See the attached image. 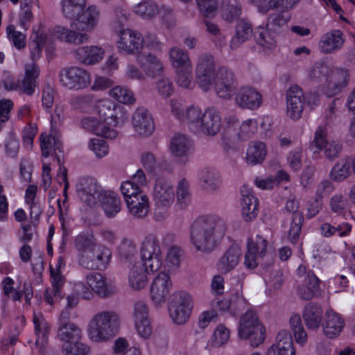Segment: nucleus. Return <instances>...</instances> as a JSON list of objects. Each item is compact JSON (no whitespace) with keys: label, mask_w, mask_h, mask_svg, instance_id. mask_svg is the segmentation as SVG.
<instances>
[{"label":"nucleus","mask_w":355,"mask_h":355,"mask_svg":"<svg viewBox=\"0 0 355 355\" xmlns=\"http://www.w3.org/2000/svg\"><path fill=\"white\" fill-rule=\"evenodd\" d=\"M225 222L216 215L201 216L191 224L190 241L197 251L209 253L225 234Z\"/></svg>","instance_id":"nucleus-1"},{"label":"nucleus","mask_w":355,"mask_h":355,"mask_svg":"<svg viewBox=\"0 0 355 355\" xmlns=\"http://www.w3.org/2000/svg\"><path fill=\"white\" fill-rule=\"evenodd\" d=\"M120 327L119 315L112 311L94 315L88 324L89 338L96 343L106 342L114 338Z\"/></svg>","instance_id":"nucleus-2"},{"label":"nucleus","mask_w":355,"mask_h":355,"mask_svg":"<svg viewBox=\"0 0 355 355\" xmlns=\"http://www.w3.org/2000/svg\"><path fill=\"white\" fill-rule=\"evenodd\" d=\"M238 334L240 338L248 340L254 347L262 344L266 338V329L252 310H248L241 315Z\"/></svg>","instance_id":"nucleus-3"},{"label":"nucleus","mask_w":355,"mask_h":355,"mask_svg":"<svg viewBox=\"0 0 355 355\" xmlns=\"http://www.w3.org/2000/svg\"><path fill=\"white\" fill-rule=\"evenodd\" d=\"M214 55L209 52L198 55L196 67V83L205 92L209 91L216 75Z\"/></svg>","instance_id":"nucleus-4"},{"label":"nucleus","mask_w":355,"mask_h":355,"mask_svg":"<svg viewBox=\"0 0 355 355\" xmlns=\"http://www.w3.org/2000/svg\"><path fill=\"white\" fill-rule=\"evenodd\" d=\"M142 263L147 270L154 272L159 270L162 264V251L159 240L154 234H148L141 248Z\"/></svg>","instance_id":"nucleus-5"},{"label":"nucleus","mask_w":355,"mask_h":355,"mask_svg":"<svg viewBox=\"0 0 355 355\" xmlns=\"http://www.w3.org/2000/svg\"><path fill=\"white\" fill-rule=\"evenodd\" d=\"M191 311V296L185 292L174 293L170 297L168 311L173 321L184 324L189 318Z\"/></svg>","instance_id":"nucleus-6"},{"label":"nucleus","mask_w":355,"mask_h":355,"mask_svg":"<svg viewBox=\"0 0 355 355\" xmlns=\"http://www.w3.org/2000/svg\"><path fill=\"white\" fill-rule=\"evenodd\" d=\"M111 257L110 249L105 246L97 245L93 250L80 254L78 263L84 268L101 270L107 267Z\"/></svg>","instance_id":"nucleus-7"},{"label":"nucleus","mask_w":355,"mask_h":355,"mask_svg":"<svg viewBox=\"0 0 355 355\" xmlns=\"http://www.w3.org/2000/svg\"><path fill=\"white\" fill-rule=\"evenodd\" d=\"M214 89L220 98L230 99L236 92L237 80L234 73L226 67L218 69L214 78Z\"/></svg>","instance_id":"nucleus-8"},{"label":"nucleus","mask_w":355,"mask_h":355,"mask_svg":"<svg viewBox=\"0 0 355 355\" xmlns=\"http://www.w3.org/2000/svg\"><path fill=\"white\" fill-rule=\"evenodd\" d=\"M59 76L62 85L69 89H83L90 83L89 73L77 67L63 69L60 71Z\"/></svg>","instance_id":"nucleus-9"},{"label":"nucleus","mask_w":355,"mask_h":355,"mask_svg":"<svg viewBox=\"0 0 355 355\" xmlns=\"http://www.w3.org/2000/svg\"><path fill=\"white\" fill-rule=\"evenodd\" d=\"M268 241L260 235L248 239L247 252L244 257V265L248 269H254L267 254Z\"/></svg>","instance_id":"nucleus-10"},{"label":"nucleus","mask_w":355,"mask_h":355,"mask_svg":"<svg viewBox=\"0 0 355 355\" xmlns=\"http://www.w3.org/2000/svg\"><path fill=\"white\" fill-rule=\"evenodd\" d=\"M103 191L96 180L93 178H80L76 184V192L79 198L89 206L96 205Z\"/></svg>","instance_id":"nucleus-11"},{"label":"nucleus","mask_w":355,"mask_h":355,"mask_svg":"<svg viewBox=\"0 0 355 355\" xmlns=\"http://www.w3.org/2000/svg\"><path fill=\"white\" fill-rule=\"evenodd\" d=\"M327 136V128L318 127L315 132L313 143L323 153L324 158L332 162L339 157L343 145L338 141L328 140Z\"/></svg>","instance_id":"nucleus-12"},{"label":"nucleus","mask_w":355,"mask_h":355,"mask_svg":"<svg viewBox=\"0 0 355 355\" xmlns=\"http://www.w3.org/2000/svg\"><path fill=\"white\" fill-rule=\"evenodd\" d=\"M174 191L172 183L164 177H158L155 180L153 189V199L157 208L170 207L174 200Z\"/></svg>","instance_id":"nucleus-13"},{"label":"nucleus","mask_w":355,"mask_h":355,"mask_svg":"<svg viewBox=\"0 0 355 355\" xmlns=\"http://www.w3.org/2000/svg\"><path fill=\"white\" fill-rule=\"evenodd\" d=\"M99 19V8L94 5H92L87 8H85L83 11L81 12L72 22L71 26L78 31L85 33L90 32L96 28Z\"/></svg>","instance_id":"nucleus-14"},{"label":"nucleus","mask_w":355,"mask_h":355,"mask_svg":"<svg viewBox=\"0 0 355 355\" xmlns=\"http://www.w3.org/2000/svg\"><path fill=\"white\" fill-rule=\"evenodd\" d=\"M349 80L348 70L345 69H332L327 84L322 85V92L328 97H332L340 93L345 87Z\"/></svg>","instance_id":"nucleus-15"},{"label":"nucleus","mask_w":355,"mask_h":355,"mask_svg":"<svg viewBox=\"0 0 355 355\" xmlns=\"http://www.w3.org/2000/svg\"><path fill=\"white\" fill-rule=\"evenodd\" d=\"M132 122L135 131L141 137H149L155 130L154 120L146 107H138L135 111Z\"/></svg>","instance_id":"nucleus-16"},{"label":"nucleus","mask_w":355,"mask_h":355,"mask_svg":"<svg viewBox=\"0 0 355 355\" xmlns=\"http://www.w3.org/2000/svg\"><path fill=\"white\" fill-rule=\"evenodd\" d=\"M172 287L168 274L161 272L154 279L150 286V297L155 304L164 303Z\"/></svg>","instance_id":"nucleus-17"},{"label":"nucleus","mask_w":355,"mask_h":355,"mask_svg":"<svg viewBox=\"0 0 355 355\" xmlns=\"http://www.w3.org/2000/svg\"><path fill=\"white\" fill-rule=\"evenodd\" d=\"M241 212L243 219L252 221L255 219L259 212V200L254 195L252 189L248 185H243L241 189Z\"/></svg>","instance_id":"nucleus-18"},{"label":"nucleus","mask_w":355,"mask_h":355,"mask_svg":"<svg viewBox=\"0 0 355 355\" xmlns=\"http://www.w3.org/2000/svg\"><path fill=\"white\" fill-rule=\"evenodd\" d=\"M286 104L288 116L293 120L300 119L304 109V98L299 86L293 85L287 91Z\"/></svg>","instance_id":"nucleus-19"},{"label":"nucleus","mask_w":355,"mask_h":355,"mask_svg":"<svg viewBox=\"0 0 355 355\" xmlns=\"http://www.w3.org/2000/svg\"><path fill=\"white\" fill-rule=\"evenodd\" d=\"M198 131L207 136H214L219 132L221 127V118L218 110L214 107H207L203 112Z\"/></svg>","instance_id":"nucleus-20"},{"label":"nucleus","mask_w":355,"mask_h":355,"mask_svg":"<svg viewBox=\"0 0 355 355\" xmlns=\"http://www.w3.org/2000/svg\"><path fill=\"white\" fill-rule=\"evenodd\" d=\"M236 105L242 109L256 110L263 102L262 95L252 87H241L235 96Z\"/></svg>","instance_id":"nucleus-21"},{"label":"nucleus","mask_w":355,"mask_h":355,"mask_svg":"<svg viewBox=\"0 0 355 355\" xmlns=\"http://www.w3.org/2000/svg\"><path fill=\"white\" fill-rule=\"evenodd\" d=\"M120 32V40L118 42L119 49L128 54L139 53L144 45V37L139 33L130 29H124Z\"/></svg>","instance_id":"nucleus-22"},{"label":"nucleus","mask_w":355,"mask_h":355,"mask_svg":"<svg viewBox=\"0 0 355 355\" xmlns=\"http://www.w3.org/2000/svg\"><path fill=\"white\" fill-rule=\"evenodd\" d=\"M345 322L343 317L332 309L327 310L323 318L322 323L324 335L328 338L338 337L343 328Z\"/></svg>","instance_id":"nucleus-23"},{"label":"nucleus","mask_w":355,"mask_h":355,"mask_svg":"<svg viewBox=\"0 0 355 355\" xmlns=\"http://www.w3.org/2000/svg\"><path fill=\"white\" fill-rule=\"evenodd\" d=\"M137 62L148 77L161 76L164 69L162 61L151 53H139L137 56Z\"/></svg>","instance_id":"nucleus-24"},{"label":"nucleus","mask_w":355,"mask_h":355,"mask_svg":"<svg viewBox=\"0 0 355 355\" xmlns=\"http://www.w3.org/2000/svg\"><path fill=\"white\" fill-rule=\"evenodd\" d=\"M170 150L180 162L185 163L192 151V141L184 135L175 134L171 140Z\"/></svg>","instance_id":"nucleus-25"},{"label":"nucleus","mask_w":355,"mask_h":355,"mask_svg":"<svg viewBox=\"0 0 355 355\" xmlns=\"http://www.w3.org/2000/svg\"><path fill=\"white\" fill-rule=\"evenodd\" d=\"M320 231L324 237L333 236L343 237L349 234L352 231V225L333 216L331 223H324L320 225Z\"/></svg>","instance_id":"nucleus-26"},{"label":"nucleus","mask_w":355,"mask_h":355,"mask_svg":"<svg viewBox=\"0 0 355 355\" xmlns=\"http://www.w3.org/2000/svg\"><path fill=\"white\" fill-rule=\"evenodd\" d=\"M82 125L84 129L102 137L113 139L118 134L112 128L104 124L101 120L94 117H86L82 120Z\"/></svg>","instance_id":"nucleus-27"},{"label":"nucleus","mask_w":355,"mask_h":355,"mask_svg":"<svg viewBox=\"0 0 355 355\" xmlns=\"http://www.w3.org/2000/svg\"><path fill=\"white\" fill-rule=\"evenodd\" d=\"M345 42L344 35L340 30H332L323 35L319 46L324 53H331L340 49Z\"/></svg>","instance_id":"nucleus-28"},{"label":"nucleus","mask_w":355,"mask_h":355,"mask_svg":"<svg viewBox=\"0 0 355 355\" xmlns=\"http://www.w3.org/2000/svg\"><path fill=\"white\" fill-rule=\"evenodd\" d=\"M302 317L308 329L317 330L323 321V310L319 304L310 302L304 306Z\"/></svg>","instance_id":"nucleus-29"},{"label":"nucleus","mask_w":355,"mask_h":355,"mask_svg":"<svg viewBox=\"0 0 355 355\" xmlns=\"http://www.w3.org/2000/svg\"><path fill=\"white\" fill-rule=\"evenodd\" d=\"M241 249L236 245L230 246L219 259L217 266L222 273H227L238 265L241 256Z\"/></svg>","instance_id":"nucleus-30"},{"label":"nucleus","mask_w":355,"mask_h":355,"mask_svg":"<svg viewBox=\"0 0 355 355\" xmlns=\"http://www.w3.org/2000/svg\"><path fill=\"white\" fill-rule=\"evenodd\" d=\"M320 284V280L313 271L309 270L302 284L298 286L297 294L304 300H310L314 297L319 289Z\"/></svg>","instance_id":"nucleus-31"},{"label":"nucleus","mask_w":355,"mask_h":355,"mask_svg":"<svg viewBox=\"0 0 355 355\" xmlns=\"http://www.w3.org/2000/svg\"><path fill=\"white\" fill-rule=\"evenodd\" d=\"M100 120L108 127L118 124L117 112L114 103L109 100L101 101L96 106Z\"/></svg>","instance_id":"nucleus-32"},{"label":"nucleus","mask_w":355,"mask_h":355,"mask_svg":"<svg viewBox=\"0 0 355 355\" xmlns=\"http://www.w3.org/2000/svg\"><path fill=\"white\" fill-rule=\"evenodd\" d=\"M198 178L202 187L208 192L218 190L222 184L220 173L213 168H202L198 173Z\"/></svg>","instance_id":"nucleus-33"},{"label":"nucleus","mask_w":355,"mask_h":355,"mask_svg":"<svg viewBox=\"0 0 355 355\" xmlns=\"http://www.w3.org/2000/svg\"><path fill=\"white\" fill-rule=\"evenodd\" d=\"M47 40V36L44 33L43 25L40 24L37 28H33V34L30 37L29 48L31 57L33 63L40 59L42 49Z\"/></svg>","instance_id":"nucleus-34"},{"label":"nucleus","mask_w":355,"mask_h":355,"mask_svg":"<svg viewBox=\"0 0 355 355\" xmlns=\"http://www.w3.org/2000/svg\"><path fill=\"white\" fill-rule=\"evenodd\" d=\"M80 32L61 26H57L53 29L54 35L60 41L75 45L80 44L88 40L87 34Z\"/></svg>","instance_id":"nucleus-35"},{"label":"nucleus","mask_w":355,"mask_h":355,"mask_svg":"<svg viewBox=\"0 0 355 355\" xmlns=\"http://www.w3.org/2000/svg\"><path fill=\"white\" fill-rule=\"evenodd\" d=\"M141 162L144 168L149 173L157 175L160 171L168 173L172 171L171 166L165 159H156L150 152L144 153L141 156Z\"/></svg>","instance_id":"nucleus-36"},{"label":"nucleus","mask_w":355,"mask_h":355,"mask_svg":"<svg viewBox=\"0 0 355 355\" xmlns=\"http://www.w3.org/2000/svg\"><path fill=\"white\" fill-rule=\"evenodd\" d=\"M252 34V24L244 19L239 20L235 26V35L230 42V48L233 50L236 49L243 43L250 40Z\"/></svg>","instance_id":"nucleus-37"},{"label":"nucleus","mask_w":355,"mask_h":355,"mask_svg":"<svg viewBox=\"0 0 355 355\" xmlns=\"http://www.w3.org/2000/svg\"><path fill=\"white\" fill-rule=\"evenodd\" d=\"M104 51L96 46H82L76 51V58L85 64H93L102 60Z\"/></svg>","instance_id":"nucleus-38"},{"label":"nucleus","mask_w":355,"mask_h":355,"mask_svg":"<svg viewBox=\"0 0 355 355\" xmlns=\"http://www.w3.org/2000/svg\"><path fill=\"white\" fill-rule=\"evenodd\" d=\"M105 215L108 218H113L121 210V200L116 193L104 191L99 198Z\"/></svg>","instance_id":"nucleus-39"},{"label":"nucleus","mask_w":355,"mask_h":355,"mask_svg":"<svg viewBox=\"0 0 355 355\" xmlns=\"http://www.w3.org/2000/svg\"><path fill=\"white\" fill-rule=\"evenodd\" d=\"M150 272L147 270L144 263L137 262L130 269L128 275L130 286L135 290L144 288L147 284L146 273Z\"/></svg>","instance_id":"nucleus-40"},{"label":"nucleus","mask_w":355,"mask_h":355,"mask_svg":"<svg viewBox=\"0 0 355 355\" xmlns=\"http://www.w3.org/2000/svg\"><path fill=\"white\" fill-rule=\"evenodd\" d=\"M87 284L98 296L107 297L114 293L105 282V277L100 273H90L86 277Z\"/></svg>","instance_id":"nucleus-41"},{"label":"nucleus","mask_w":355,"mask_h":355,"mask_svg":"<svg viewBox=\"0 0 355 355\" xmlns=\"http://www.w3.org/2000/svg\"><path fill=\"white\" fill-rule=\"evenodd\" d=\"M39 74L40 69L36 63L26 67L24 77L19 85V89L26 95L31 96L35 92Z\"/></svg>","instance_id":"nucleus-42"},{"label":"nucleus","mask_w":355,"mask_h":355,"mask_svg":"<svg viewBox=\"0 0 355 355\" xmlns=\"http://www.w3.org/2000/svg\"><path fill=\"white\" fill-rule=\"evenodd\" d=\"M127 200V206L130 213L136 218H142L148 213V198L146 195L133 197Z\"/></svg>","instance_id":"nucleus-43"},{"label":"nucleus","mask_w":355,"mask_h":355,"mask_svg":"<svg viewBox=\"0 0 355 355\" xmlns=\"http://www.w3.org/2000/svg\"><path fill=\"white\" fill-rule=\"evenodd\" d=\"M58 338L64 343H72L82 338L81 329L74 323L59 326L57 331Z\"/></svg>","instance_id":"nucleus-44"},{"label":"nucleus","mask_w":355,"mask_h":355,"mask_svg":"<svg viewBox=\"0 0 355 355\" xmlns=\"http://www.w3.org/2000/svg\"><path fill=\"white\" fill-rule=\"evenodd\" d=\"M276 339L277 343L270 347L274 349L276 355H295L290 334L286 332L279 333Z\"/></svg>","instance_id":"nucleus-45"},{"label":"nucleus","mask_w":355,"mask_h":355,"mask_svg":"<svg viewBox=\"0 0 355 355\" xmlns=\"http://www.w3.org/2000/svg\"><path fill=\"white\" fill-rule=\"evenodd\" d=\"M266 155V148L263 142L252 141L249 144L246 153L248 163L252 165L261 163Z\"/></svg>","instance_id":"nucleus-46"},{"label":"nucleus","mask_w":355,"mask_h":355,"mask_svg":"<svg viewBox=\"0 0 355 355\" xmlns=\"http://www.w3.org/2000/svg\"><path fill=\"white\" fill-rule=\"evenodd\" d=\"M87 0H62V12L63 15L73 21L86 7Z\"/></svg>","instance_id":"nucleus-47"},{"label":"nucleus","mask_w":355,"mask_h":355,"mask_svg":"<svg viewBox=\"0 0 355 355\" xmlns=\"http://www.w3.org/2000/svg\"><path fill=\"white\" fill-rule=\"evenodd\" d=\"M351 175V162L348 158L340 159L331 168L330 178L338 182L346 180Z\"/></svg>","instance_id":"nucleus-48"},{"label":"nucleus","mask_w":355,"mask_h":355,"mask_svg":"<svg viewBox=\"0 0 355 355\" xmlns=\"http://www.w3.org/2000/svg\"><path fill=\"white\" fill-rule=\"evenodd\" d=\"M277 33L266 26V28H259L254 33V38L257 44L264 49H272L276 45Z\"/></svg>","instance_id":"nucleus-49"},{"label":"nucleus","mask_w":355,"mask_h":355,"mask_svg":"<svg viewBox=\"0 0 355 355\" xmlns=\"http://www.w3.org/2000/svg\"><path fill=\"white\" fill-rule=\"evenodd\" d=\"M169 58L175 70L192 67L188 53L179 47H173L171 49Z\"/></svg>","instance_id":"nucleus-50"},{"label":"nucleus","mask_w":355,"mask_h":355,"mask_svg":"<svg viewBox=\"0 0 355 355\" xmlns=\"http://www.w3.org/2000/svg\"><path fill=\"white\" fill-rule=\"evenodd\" d=\"M202 117L203 112L201 109L198 107L191 105L187 109L183 119L187 124L189 129L191 132L196 133L198 131L199 125Z\"/></svg>","instance_id":"nucleus-51"},{"label":"nucleus","mask_w":355,"mask_h":355,"mask_svg":"<svg viewBox=\"0 0 355 355\" xmlns=\"http://www.w3.org/2000/svg\"><path fill=\"white\" fill-rule=\"evenodd\" d=\"M241 15V6L237 0H227L222 6L221 16L229 23L239 19Z\"/></svg>","instance_id":"nucleus-52"},{"label":"nucleus","mask_w":355,"mask_h":355,"mask_svg":"<svg viewBox=\"0 0 355 355\" xmlns=\"http://www.w3.org/2000/svg\"><path fill=\"white\" fill-rule=\"evenodd\" d=\"M74 246L80 254L93 250L95 247H97V244L93 234L81 232L76 236Z\"/></svg>","instance_id":"nucleus-53"},{"label":"nucleus","mask_w":355,"mask_h":355,"mask_svg":"<svg viewBox=\"0 0 355 355\" xmlns=\"http://www.w3.org/2000/svg\"><path fill=\"white\" fill-rule=\"evenodd\" d=\"M348 200L341 193L334 194L330 199L329 206L332 212L337 214L336 218L345 220Z\"/></svg>","instance_id":"nucleus-54"},{"label":"nucleus","mask_w":355,"mask_h":355,"mask_svg":"<svg viewBox=\"0 0 355 355\" xmlns=\"http://www.w3.org/2000/svg\"><path fill=\"white\" fill-rule=\"evenodd\" d=\"M177 205L181 209H185L191 202L189 184L185 179H182L178 184Z\"/></svg>","instance_id":"nucleus-55"},{"label":"nucleus","mask_w":355,"mask_h":355,"mask_svg":"<svg viewBox=\"0 0 355 355\" xmlns=\"http://www.w3.org/2000/svg\"><path fill=\"white\" fill-rule=\"evenodd\" d=\"M290 326L293 332L296 342L302 345L306 343L307 334L298 314L293 315L290 318Z\"/></svg>","instance_id":"nucleus-56"},{"label":"nucleus","mask_w":355,"mask_h":355,"mask_svg":"<svg viewBox=\"0 0 355 355\" xmlns=\"http://www.w3.org/2000/svg\"><path fill=\"white\" fill-rule=\"evenodd\" d=\"M331 68L323 63H315L310 72V78L315 83L327 84Z\"/></svg>","instance_id":"nucleus-57"},{"label":"nucleus","mask_w":355,"mask_h":355,"mask_svg":"<svg viewBox=\"0 0 355 355\" xmlns=\"http://www.w3.org/2000/svg\"><path fill=\"white\" fill-rule=\"evenodd\" d=\"M78 340L72 343H63L62 352L64 355H89L90 347Z\"/></svg>","instance_id":"nucleus-58"},{"label":"nucleus","mask_w":355,"mask_h":355,"mask_svg":"<svg viewBox=\"0 0 355 355\" xmlns=\"http://www.w3.org/2000/svg\"><path fill=\"white\" fill-rule=\"evenodd\" d=\"M110 94L115 100L123 104H132L135 102L132 92L126 87L116 86L110 90Z\"/></svg>","instance_id":"nucleus-59"},{"label":"nucleus","mask_w":355,"mask_h":355,"mask_svg":"<svg viewBox=\"0 0 355 355\" xmlns=\"http://www.w3.org/2000/svg\"><path fill=\"white\" fill-rule=\"evenodd\" d=\"M135 12L144 19H151L158 13V7L153 2L145 1L135 7Z\"/></svg>","instance_id":"nucleus-60"},{"label":"nucleus","mask_w":355,"mask_h":355,"mask_svg":"<svg viewBox=\"0 0 355 355\" xmlns=\"http://www.w3.org/2000/svg\"><path fill=\"white\" fill-rule=\"evenodd\" d=\"M200 12L203 17L213 18L216 15L218 0H196Z\"/></svg>","instance_id":"nucleus-61"},{"label":"nucleus","mask_w":355,"mask_h":355,"mask_svg":"<svg viewBox=\"0 0 355 355\" xmlns=\"http://www.w3.org/2000/svg\"><path fill=\"white\" fill-rule=\"evenodd\" d=\"M202 24L205 27L206 31L212 35L211 40L213 42L219 46L225 45L224 37L216 24L211 21L209 18L207 17L202 20Z\"/></svg>","instance_id":"nucleus-62"},{"label":"nucleus","mask_w":355,"mask_h":355,"mask_svg":"<svg viewBox=\"0 0 355 355\" xmlns=\"http://www.w3.org/2000/svg\"><path fill=\"white\" fill-rule=\"evenodd\" d=\"M118 252L121 260L132 262L137 254V248L131 241H125L121 243Z\"/></svg>","instance_id":"nucleus-63"},{"label":"nucleus","mask_w":355,"mask_h":355,"mask_svg":"<svg viewBox=\"0 0 355 355\" xmlns=\"http://www.w3.org/2000/svg\"><path fill=\"white\" fill-rule=\"evenodd\" d=\"M303 222V214H296L295 217L292 218L291 227L288 232V238L291 243H295L297 241L301 233Z\"/></svg>","instance_id":"nucleus-64"}]
</instances>
